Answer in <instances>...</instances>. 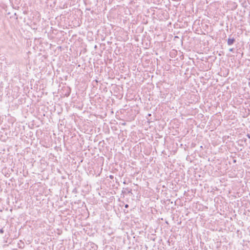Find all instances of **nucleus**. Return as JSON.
Masks as SVG:
<instances>
[{"mask_svg":"<svg viewBox=\"0 0 250 250\" xmlns=\"http://www.w3.org/2000/svg\"><path fill=\"white\" fill-rule=\"evenodd\" d=\"M91 245H92V246H91V247H92V248H94V247H93V246H94V245H95V247H96V248H97V245H95L94 244V243H91Z\"/></svg>","mask_w":250,"mask_h":250,"instance_id":"39448f33","label":"nucleus"},{"mask_svg":"<svg viewBox=\"0 0 250 250\" xmlns=\"http://www.w3.org/2000/svg\"><path fill=\"white\" fill-rule=\"evenodd\" d=\"M247 136L249 138H250V134H247Z\"/></svg>","mask_w":250,"mask_h":250,"instance_id":"1a4fd4ad","label":"nucleus"},{"mask_svg":"<svg viewBox=\"0 0 250 250\" xmlns=\"http://www.w3.org/2000/svg\"><path fill=\"white\" fill-rule=\"evenodd\" d=\"M229 51L230 52H232V51H233V48H230V49H229Z\"/></svg>","mask_w":250,"mask_h":250,"instance_id":"423d86ee","label":"nucleus"},{"mask_svg":"<svg viewBox=\"0 0 250 250\" xmlns=\"http://www.w3.org/2000/svg\"><path fill=\"white\" fill-rule=\"evenodd\" d=\"M125 208H128V205L126 204V205H125Z\"/></svg>","mask_w":250,"mask_h":250,"instance_id":"0eeeda50","label":"nucleus"},{"mask_svg":"<svg viewBox=\"0 0 250 250\" xmlns=\"http://www.w3.org/2000/svg\"><path fill=\"white\" fill-rule=\"evenodd\" d=\"M148 115L150 116H151V114H148Z\"/></svg>","mask_w":250,"mask_h":250,"instance_id":"9b49d317","label":"nucleus"},{"mask_svg":"<svg viewBox=\"0 0 250 250\" xmlns=\"http://www.w3.org/2000/svg\"><path fill=\"white\" fill-rule=\"evenodd\" d=\"M235 42V39L233 38H229L228 39L227 43L229 45H232L234 42Z\"/></svg>","mask_w":250,"mask_h":250,"instance_id":"f257e3e1","label":"nucleus"},{"mask_svg":"<svg viewBox=\"0 0 250 250\" xmlns=\"http://www.w3.org/2000/svg\"><path fill=\"white\" fill-rule=\"evenodd\" d=\"M91 245H92V246H91V247H92V248H94V247H93V246H94V245H95V247H96V248H97V245H95L94 244V243H91Z\"/></svg>","mask_w":250,"mask_h":250,"instance_id":"7ed1b4c3","label":"nucleus"},{"mask_svg":"<svg viewBox=\"0 0 250 250\" xmlns=\"http://www.w3.org/2000/svg\"><path fill=\"white\" fill-rule=\"evenodd\" d=\"M131 189H129V190H128V192L130 193L131 192Z\"/></svg>","mask_w":250,"mask_h":250,"instance_id":"9d476101","label":"nucleus"},{"mask_svg":"<svg viewBox=\"0 0 250 250\" xmlns=\"http://www.w3.org/2000/svg\"><path fill=\"white\" fill-rule=\"evenodd\" d=\"M109 178H110V179H113V175H110V176H109Z\"/></svg>","mask_w":250,"mask_h":250,"instance_id":"6e6552de","label":"nucleus"},{"mask_svg":"<svg viewBox=\"0 0 250 250\" xmlns=\"http://www.w3.org/2000/svg\"><path fill=\"white\" fill-rule=\"evenodd\" d=\"M4 231L3 229H0V233L3 234L4 233Z\"/></svg>","mask_w":250,"mask_h":250,"instance_id":"f03ea898","label":"nucleus"},{"mask_svg":"<svg viewBox=\"0 0 250 250\" xmlns=\"http://www.w3.org/2000/svg\"><path fill=\"white\" fill-rule=\"evenodd\" d=\"M91 245H92V246H91V247H92V248H94V247H93V246H94V245H95V247H96V248H97V245H95L94 244V243H91Z\"/></svg>","mask_w":250,"mask_h":250,"instance_id":"20e7f679","label":"nucleus"}]
</instances>
